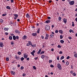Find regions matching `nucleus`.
Returning <instances> with one entry per match:
<instances>
[{
  "label": "nucleus",
  "mask_w": 77,
  "mask_h": 77,
  "mask_svg": "<svg viewBox=\"0 0 77 77\" xmlns=\"http://www.w3.org/2000/svg\"><path fill=\"white\" fill-rule=\"evenodd\" d=\"M57 66L59 70H62V68L61 66V65L60 63H57Z\"/></svg>",
  "instance_id": "1"
},
{
  "label": "nucleus",
  "mask_w": 77,
  "mask_h": 77,
  "mask_svg": "<svg viewBox=\"0 0 77 77\" xmlns=\"http://www.w3.org/2000/svg\"><path fill=\"white\" fill-rule=\"evenodd\" d=\"M50 26L48 25H46L45 26V29L46 30H48V31L50 30Z\"/></svg>",
  "instance_id": "2"
},
{
  "label": "nucleus",
  "mask_w": 77,
  "mask_h": 77,
  "mask_svg": "<svg viewBox=\"0 0 77 77\" xmlns=\"http://www.w3.org/2000/svg\"><path fill=\"white\" fill-rule=\"evenodd\" d=\"M69 4L70 5H74V1H70L69 2Z\"/></svg>",
  "instance_id": "3"
},
{
  "label": "nucleus",
  "mask_w": 77,
  "mask_h": 77,
  "mask_svg": "<svg viewBox=\"0 0 77 77\" xmlns=\"http://www.w3.org/2000/svg\"><path fill=\"white\" fill-rule=\"evenodd\" d=\"M49 37V35L48 34H46V36L45 38V39H48V37Z\"/></svg>",
  "instance_id": "4"
},
{
  "label": "nucleus",
  "mask_w": 77,
  "mask_h": 77,
  "mask_svg": "<svg viewBox=\"0 0 77 77\" xmlns=\"http://www.w3.org/2000/svg\"><path fill=\"white\" fill-rule=\"evenodd\" d=\"M35 50H33L32 51V52H31L30 53L31 54H32V55L33 56H35V54H34V53H35Z\"/></svg>",
  "instance_id": "5"
},
{
  "label": "nucleus",
  "mask_w": 77,
  "mask_h": 77,
  "mask_svg": "<svg viewBox=\"0 0 77 77\" xmlns=\"http://www.w3.org/2000/svg\"><path fill=\"white\" fill-rule=\"evenodd\" d=\"M0 47H4V45L3 43L2 42H0Z\"/></svg>",
  "instance_id": "6"
},
{
  "label": "nucleus",
  "mask_w": 77,
  "mask_h": 77,
  "mask_svg": "<svg viewBox=\"0 0 77 77\" xmlns=\"http://www.w3.org/2000/svg\"><path fill=\"white\" fill-rule=\"evenodd\" d=\"M32 35L33 36H35L37 35V33L36 32L35 33H33L32 34Z\"/></svg>",
  "instance_id": "7"
},
{
  "label": "nucleus",
  "mask_w": 77,
  "mask_h": 77,
  "mask_svg": "<svg viewBox=\"0 0 77 77\" xmlns=\"http://www.w3.org/2000/svg\"><path fill=\"white\" fill-rule=\"evenodd\" d=\"M22 38L23 39L25 40V39H26L27 38V36L26 35H24L23 37Z\"/></svg>",
  "instance_id": "8"
},
{
  "label": "nucleus",
  "mask_w": 77,
  "mask_h": 77,
  "mask_svg": "<svg viewBox=\"0 0 77 77\" xmlns=\"http://www.w3.org/2000/svg\"><path fill=\"white\" fill-rule=\"evenodd\" d=\"M15 32L16 33H18V34H20V32L18 30H15Z\"/></svg>",
  "instance_id": "9"
},
{
  "label": "nucleus",
  "mask_w": 77,
  "mask_h": 77,
  "mask_svg": "<svg viewBox=\"0 0 77 77\" xmlns=\"http://www.w3.org/2000/svg\"><path fill=\"white\" fill-rule=\"evenodd\" d=\"M15 58H16V60H20V57L17 56V55L15 56Z\"/></svg>",
  "instance_id": "10"
},
{
  "label": "nucleus",
  "mask_w": 77,
  "mask_h": 77,
  "mask_svg": "<svg viewBox=\"0 0 77 77\" xmlns=\"http://www.w3.org/2000/svg\"><path fill=\"white\" fill-rule=\"evenodd\" d=\"M63 21L64 22L65 24H66V22H67V20H66V19H64L63 20Z\"/></svg>",
  "instance_id": "11"
},
{
  "label": "nucleus",
  "mask_w": 77,
  "mask_h": 77,
  "mask_svg": "<svg viewBox=\"0 0 77 77\" xmlns=\"http://www.w3.org/2000/svg\"><path fill=\"white\" fill-rule=\"evenodd\" d=\"M50 22H51V20H47L45 21V23H47L48 24L50 23Z\"/></svg>",
  "instance_id": "12"
},
{
  "label": "nucleus",
  "mask_w": 77,
  "mask_h": 77,
  "mask_svg": "<svg viewBox=\"0 0 77 77\" xmlns=\"http://www.w3.org/2000/svg\"><path fill=\"white\" fill-rule=\"evenodd\" d=\"M11 72L12 75H15V72L13 71H11Z\"/></svg>",
  "instance_id": "13"
},
{
  "label": "nucleus",
  "mask_w": 77,
  "mask_h": 77,
  "mask_svg": "<svg viewBox=\"0 0 77 77\" xmlns=\"http://www.w3.org/2000/svg\"><path fill=\"white\" fill-rule=\"evenodd\" d=\"M26 17L27 18H30V16L29 15V14H26Z\"/></svg>",
  "instance_id": "14"
},
{
  "label": "nucleus",
  "mask_w": 77,
  "mask_h": 77,
  "mask_svg": "<svg viewBox=\"0 0 77 77\" xmlns=\"http://www.w3.org/2000/svg\"><path fill=\"white\" fill-rule=\"evenodd\" d=\"M59 32L61 34H62L63 33V31L62 30H59Z\"/></svg>",
  "instance_id": "15"
},
{
  "label": "nucleus",
  "mask_w": 77,
  "mask_h": 77,
  "mask_svg": "<svg viewBox=\"0 0 77 77\" xmlns=\"http://www.w3.org/2000/svg\"><path fill=\"white\" fill-rule=\"evenodd\" d=\"M13 15H14V16L15 17H16V18H18V15L16 14H14Z\"/></svg>",
  "instance_id": "16"
},
{
  "label": "nucleus",
  "mask_w": 77,
  "mask_h": 77,
  "mask_svg": "<svg viewBox=\"0 0 77 77\" xmlns=\"http://www.w3.org/2000/svg\"><path fill=\"white\" fill-rule=\"evenodd\" d=\"M41 57L42 59H44L45 58V55H42Z\"/></svg>",
  "instance_id": "17"
},
{
  "label": "nucleus",
  "mask_w": 77,
  "mask_h": 77,
  "mask_svg": "<svg viewBox=\"0 0 77 77\" xmlns=\"http://www.w3.org/2000/svg\"><path fill=\"white\" fill-rule=\"evenodd\" d=\"M28 56V55H26V54H24V56H23L24 57V58H27V57Z\"/></svg>",
  "instance_id": "18"
},
{
  "label": "nucleus",
  "mask_w": 77,
  "mask_h": 77,
  "mask_svg": "<svg viewBox=\"0 0 77 77\" xmlns=\"http://www.w3.org/2000/svg\"><path fill=\"white\" fill-rule=\"evenodd\" d=\"M40 32V28H38L37 30V33H39Z\"/></svg>",
  "instance_id": "19"
},
{
  "label": "nucleus",
  "mask_w": 77,
  "mask_h": 77,
  "mask_svg": "<svg viewBox=\"0 0 77 77\" xmlns=\"http://www.w3.org/2000/svg\"><path fill=\"white\" fill-rule=\"evenodd\" d=\"M41 49H40L39 51L37 52V54H40V53H41Z\"/></svg>",
  "instance_id": "20"
},
{
  "label": "nucleus",
  "mask_w": 77,
  "mask_h": 77,
  "mask_svg": "<svg viewBox=\"0 0 77 77\" xmlns=\"http://www.w3.org/2000/svg\"><path fill=\"white\" fill-rule=\"evenodd\" d=\"M13 38L14 40H15V39H16V37H15V35H14L13 36Z\"/></svg>",
  "instance_id": "21"
},
{
  "label": "nucleus",
  "mask_w": 77,
  "mask_h": 77,
  "mask_svg": "<svg viewBox=\"0 0 77 77\" xmlns=\"http://www.w3.org/2000/svg\"><path fill=\"white\" fill-rule=\"evenodd\" d=\"M60 42L61 43V44H63V42H64V41L63 40H60Z\"/></svg>",
  "instance_id": "22"
},
{
  "label": "nucleus",
  "mask_w": 77,
  "mask_h": 77,
  "mask_svg": "<svg viewBox=\"0 0 77 77\" xmlns=\"http://www.w3.org/2000/svg\"><path fill=\"white\" fill-rule=\"evenodd\" d=\"M4 30H5V31H8V28L5 27Z\"/></svg>",
  "instance_id": "23"
},
{
  "label": "nucleus",
  "mask_w": 77,
  "mask_h": 77,
  "mask_svg": "<svg viewBox=\"0 0 77 77\" xmlns=\"http://www.w3.org/2000/svg\"><path fill=\"white\" fill-rule=\"evenodd\" d=\"M6 8L7 9H11V7H10L9 6H7L6 7Z\"/></svg>",
  "instance_id": "24"
},
{
  "label": "nucleus",
  "mask_w": 77,
  "mask_h": 77,
  "mask_svg": "<svg viewBox=\"0 0 77 77\" xmlns=\"http://www.w3.org/2000/svg\"><path fill=\"white\" fill-rule=\"evenodd\" d=\"M57 47L58 48H62V46L59 45L57 46Z\"/></svg>",
  "instance_id": "25"
},
{
  "label": "nucleus",
  "mask_w": 77,
  "mask_h": 77,
  "mask_svg": "<svg viewBox=\"0 0 77 77\" xmlns=\"http://www.w3.org/2000/svg\"><path fill=\"white\" fill-rule=\"evenodd\" d=\"M36 46V44H34L33 45H32V46L33 48H35V47Z\"/></svg>",
  "instance_id": "26"
},
{
  "label": "nucleus",
  "mask_w": 77,
  "mask_h": 77,
  "mask_svg": "<svg viewBox=\"0 0 77 77\" xmlns=\"http://www.w3.org/2000/svg\"><path fill=\"white\" fill-rule=\"evenodd\" d=\"M54 36V35H53L51 34L50 36V37L51 38H53Z\"/></svg>",
  "instance_id": "27"
},
{
  "label": "nucleus",
  "mask_w": 77,
  "mask_h": 77,
  "mask_svg": "<svg viewBox=\"0 0 77 77\" xmlns=\"http://www.w3.org/2000/svg\"><path fill=\"white\" fill-rule=\"evenodd\" d=\"M64 56H62L60 58V60H62V59H63L64 58Z\"/></svg>",
  "instance_id": "28"
},
{
  "label": "nucleus",
  "mask_w": 77,
  "mask_h": 77,
  "mask_svg": "<svg viewBox=\"0 0 77 77\" xmlns=\"http://www.w3.org/2000/svg\"><path fill=\"white\" fill-rule=\"evenodd\" d=\"M72 27H74V26H75V25H74V22H72Z\"/></svg>",
  "instance_id": "29"
},
{
  "label": "nucleus",
  "mask_w": 77,
  "mask_h": 77,
  "mask_svg": "<svg viewBox=\"0 0 77 77\" xmlns=\"http://www.w3.org/2000/svg\"><path fill=\"white\" fill-rule=\"evenodd\" d=\"M24 57H22L20 58V60H21V61H23V60H24Z\"/></svg>",
  "instance_id": "30"
},
{
  "label": "nucleus",
  "mask_w": 77,
  "mask_h": 77,
  "mask_svg": "<svg viewBox=\"0 0 77 77\" xmlns=\"http://www.w3.org/2000/svg\"><path fill=\"white\" fill-rule=\"evenodd\" d=\"M0 23H3V20L2 19H0Z\"/></svg>",
  "instance_id": "31"
},
{
  "label": "nucleus",
  "mask_w": 77,
  "mask_h": 77,
  "mask_svg": "<svg viewBox=\"0 0 77 77\" xmlns=\"http://www.w3.org/2000/svg\"><path fill=\"white\" fill-rule=\"evenodd\" d=\"M17 54L19 55H21V53L20 52H17Z\"/></svg>",
  "instance_id": "32"
},
{
  "label": "nucleus",
  "mask_w": 77,
  "mask_h": 77,
  "mask_svg": "<svg viewBox=\"0 0 77 77\" xmlns=\"http://www.w3.org/2000/svg\"><path fill=\"white\" fill-rule=\"evenodd\" d=\"M52 62H53V60H49V63H51Z\"/></svg>",
  "instance_id": "33"
},
{
  "label": "nucleus",
  "mask_w": 77,
  "mask_h": 77,
  "mask_svg": "<svg viewBox=\"0 0 77 77\" xmlns=\"http://www.w3.org/2000/svg\"><path fill=\"white\" fill-rule=\"evenodd\" d=\"M9 39L10 40H12V36H10L9 37Z\"/></svg>",
  "instance_id": "34"
},
{
  "label": "nucleus",
  "mask_w": 77,
  "mask_h": 77,
  "mask_svg": "<svg viewBox=\"0 0 77 77\" xmlns=\"http://www.w3.org/2000/svg\"><path fill=\"white\" fill-rule=\"evenodd\" d=\"M61 19H62V18L61 17H59L58 19L59 21H60L61 20Z\"/></svg>",
  "instance_id": "35"
},
{
  "label": "nucleus",
  "mask_w": 77,
  "mask_h": 77,
  "mask_svg": "<svg viewBox=\"0 0 77 77\" xmlns=\"http://www.w3.org/2000/svg\"><path fill=\"white\" fill-rule=\"evenodd\" d=\"M11 45H14V42L12 41L11 42Z\"/></svg>",
  "instance_id": "36"
},
{
  "label": "nucleus",
  "mask_w": 77,
  "mask_h": 77,
  "mask_svg": "<svg viewBox=\"0 0 77 77\" xmlns=\"http://www.w3.org/2000/svg\"><path fill=\"white\" fill-rule=\"evenodd\" d=\"M69 62H66V65L68 66V65H69Z\"/></svg>",
  "instance_id": "37"
},
{
  "label": "nucleus",
  "mask_w": 77,
  "mask_h": 77,
  "mask_svg": "<svg viewBox=\"0 0 77 77\" xmlns=\"http://www.w3.org/2000/svg\"><path fill=\"white\" fill-rule=\"evenodd\" d=\"M5 60H6V61H9V58H6L5 59Z\"/></svg>",
  "instance_id": "38"
},
{
  "label": "nucleus",
  "mask_w": 77,
  "mask_h": 77,
  "mask_svg": "<svg viewBox=\"0 0 77 77\" xmlns=\"http://www.w3.org/2000/svg\"><path fill=\"white\" fill-rule=\"evenodd\" d=\"M33 68L34 69H36V66H33Z\"/></svg>",
  "instance_id": "39"
},
{
  "label": "nucleus",
  "mask_w": 77,
  "mask_h": 77,
  "mask_svg": "<svg viewBox=\"0 0 77 77\" xmlns=\"http://www.w3.org/2000/svg\"><path fill=\"white\" fill-rule=\"evenodd\" d=\"M24 69V67L23 66H22L20 68V69H21V70H23Z\"/></svg>",
  "instance_id": "40"
},
{
  "label": "nucleus",
  "mask_w": 77,
  "mask_h": 77,
  "mask_svg": "<svg viewBox=\"0 0 77 77\" xmlns=\"http://www.w3.org/2000/svg\"><path fill=\"white\" fill-rule=\"evenodd\" d=\"M50 66L51 68H54V66L52 64L50 65Z\"/></svg>",
  "instance_id": "41"
},
{
  "label": "nucleus",
  "mask_w": 77,
  "mask_h": 77,
  "mask_svg": "<svg viewBox=\"0 0 77 77\" xmlns=\"http://www.w3.org/2000/svg\"><path fill=\"white\" fill-rule=\"evenodd\" d=\"M7 14H2V16H3V17H5V16H6V15Z\"/></svg>",
  "instance_id": "42"
},
{
  "label": "nucleus",
  "mask_w": 77,
  "mask_h": 77,
  "mask_svg": "<svg viewBox=\"0 0 77 77\" xmlns=\"http://www.w3.org/2000/svg\"><path fill=\"white\" fill-rule=\"evenodd\" d=\"M16 39H19V37L18 36H17L16 37Z\"/></svg>",
  "instance_id": "43"
},
{
  "label": "nucleus",
  "mask_w": 77,
  "mask_h": 77,
  "mask_svg": "<svg viewBox=\"0 0 77 77\" xmlns=\"http://www.w3.org/2000/svg\"><path fill=\"white\" fill-rule=\"evenodd\" d=\"M60 39H62V38H63V36H62V35H60Z\"/></svg>",
  "instance_id": "44"
},
{
  "label": "nucleus",
  "mask_w": 77,
  "mask_h": 77,
  "mask_svg": "<svg viewBox=\"0 0 77 77\" xmlns=\"http://www.w3.org/2000/svg\"><path fill=\"white\" fill-rule=\"evenodd\" d=\"M58 32H59V31H58V30H55V33H58Z\"/></svg>",
  "instance_id": "45"
},
{
  "label": "nucleus",
  "mask_w": 77,
  "mask_h": 77,
  "mask_svg": "<svg viewBox=\"0 0 77 77\" xmlns=\"http://www.w3.org/2000/svg\"><path fill=\"white\" fill-rule=\"evenodd\" d=\"M74 56L75 57H77V54H74Z\"/></svg>",
  "instance_id": "46"
},
{
  "label": "nucleus",
  "mask_w": 77,
  "mask_h": 77,
  "mask_svg": "<svg viewBox=\"0 0 77 77\" xmlns=\"http://www.w3.org/2000/svg\"><path fill=\"white\" fill-rule=\"evenodd\" d=\"M74 76H76V74L75 73H73L72 74Z\"/></svg>",
  "instance_id": "47"
},
{
  "label": "nucleus",
  "mask_w": 77,
  "mask_h": 77,
  "mask_svg": "<svg viewBox=\"0 0 77 77\" xmlns=\"http://www.w3.org/2000/svg\"><path fill=\"white\" fill-rule=\"evenodd\" d=\"M26 74L23 73V74L22 75H23V77H24V76H26Z\"/></svg>",
  "instance_id": "48"
},
{
  "label": "nucleus",
  "mask_w": 77,
  "mask_h": 77,
  "mask_svg": "<svg viewBox=\"0 0 77 77\" xmlns=\"http://www.w3.org/2000/svg\"><path fill=\"white\" fill-rule=\"evenodd\" d=\"M43 53H44V51H42L40 53V54H43Z\"/></svg>",
  "instance_id": "49"
},
{
  "label": "nucleus",
  "mask_w": 77,
  "mask_h": 77,
  "mask_svg": "<svg viewBox=\"0 0 77 77\" xmlns=\"http://www.w3.org/2000/svg\"><path fill=\"white\" fill-rule=\"evenodd\" d=\"M38 59V57H35L34 58V59L35 60H37V59Z\"/></svg>",
  "instance_id": "50"
},
{
  "label": "nucleus",
  "mask_w": 77,
  "mask_h": 77,
  "mask_svg": "<svg viewBox=\"0 0 77 77\" xmlns=\"http://www.w3.org/2000/svg\"><path fill=\"white\" fill-rule=\"evenodd\" d=\"M41 37L42 39H44V37L43 35H41Z\"/></svg>",
  "instance_id": "51"
},
{
  "label": "nucleus",
  "mask_w": 77,
  "mask_h": 77,
  "mask_svg": "<svg viewBox=\"0 0 77 77\" xmlns=\"http://www.w3.org/2000/svg\"><path fill=\"white\" fill-rule=\"evenodd\" d=\"M68 38H69V39H72V37H68Z\"/></svg>",
  "instance_id": "52"
},
{
  "label": "nucleus",
  "mask_w": 77,
  "mask_h": 77,
  "mask_svg": "<svg viewBox=\"0 0 77 77\" xmlns=\"http://www.w3.org/2000/svg\"><path fill=\"white\" fill-rule=\"evenodd\" d=\"M57 60H59V57H57Z\"/></svg>",
  "instance_id": "53"
},
{
  "label": "nucleus",
  "mask_w": 77,
  "mask_h": 77,
  "mask_svg": "<svg viewBox=\"0 0 77 77\" xmlns=\"http://www.w3.org/2000/svg\"><path fill=\"white\" fill-rule=\"evenodd\" d=\"M69 56H68L67 57L66 59H69Z\"/></svg>",
  "instance_id": "54"
},
{
  "label": "nucleus",
  "mask_w": 77,
  "mask_h": 77,
  "mask_svg": "<svg viewBox=\"0 0 77 77\" xmlns=\"http://www.w3.org/2000/svg\"><path fill=\"white\" fill-rule=\"evenodd\" d=\"M72 29H70L69 30V32H70V33H71V32H72Z\"/></svg>",
  "instance_id": "55"
},
{
  "label": "nucleus",
  "mask_w": 77,
  "mask_h": 77,
  "mask_svg": "<svg viewBox=\"0 0 77 77\" xmlns=\"http://www.w3.org/2000/svg\"><path fill=\"white\" fill-rule=\"evenodd\" d=\"M39 24L40 25H42V22H39Z\"/></svg>",
  "instance_id": "56"
},
{
  "label": "nucleus",
  "mask_w": 77,
  "mask_h": 77,
  "mask_svg": "<svg viewBox=\"0 0 77 77\" xmlns=\"http://www.w3.org/2000/svg\"><path fill=\"white\" fill-rule=\"evenodd\" d=\"M59 53L60 54H62L63 53L61 51H60V52H59Z\"/></svg>",
  "instance_id": "57"
},
{
  "label": "nucleus",
  "mask_w": 77,
  "mask_h": 77,
  "mask_svg": "<svg viewBox=\"0 0 77 77\" xmlns=\"http://www.w3.org/2000/svg\"><path fill=\"white\" fill-rule=\"evenodd\" d=\"M51 51H54V49L53 48H52L51 49Z\"/></svg>",
  "instance_id": "58"
},
{
  "label": "nucleus",
  "mask_w": 77,
  "mask_h": 77,
  "mask_svg": "<svg viewBox=\"0 0 77 77\" xmlns=\"http://www.w3.org/2000/svg\"><path fill=\"white\" fill-rule=\"evenodd\" d=\"M8 32H5V35H8Z\"/></svg>",
  "instance_id": "59"
},
{
  "label": "nucleus",
  "mask_w": 77,
  "mask_h": 77,
  "mask_svg": "<svg viewBox=\"0 0 77 77\" xmlns=\"http://www.w3.org/2000/svg\"><path fill=\"white\" fill-rule=\"evenodd\" d=\"M26 45L27 46H30V44H29V43H27Z\"/></svg>",
  "instance_id": "60"
},
{
  "label": "nucleus",
  "mask_w": 77,
  "mask_h": 77,
  "mask_svg": "<svg viewBox=\"0 0 77 77\" xmlns=\"http://www.w3.org/2000/svg\"><path fill=\"white\" fill-rule=\"evenodd\" d=\"M71 68H72V69H73V66L72 65H71Z\"/></svg>",
  "instance_id": "61"
},
{
  "label": "nucleus",
  "mask_w": 77,
  "mask_h": 77,
  "mask_svg": "<svg viewBox=\"0 0 77 77\" xmlns=\"http://www.w3.org/2000/svg\"><path fill=\"white\" fill-rule=\"evenodd\" d=\"M51 45H52V46H54V43L52 44Z\"/></svg>",
  "instance_id": "62"
},
{
  "label": "nucleus",
  "mask_w": 77,
  "mask_h": 77,
  "mask_svg": "<svg viewBox=\"0 0 77 77\" xmlns=\"http://www.w3.org/2000/svg\"><path fill=\"white\" fill-rule=\"evenodd\" d=\"M29 59H30L29 57H28L26 59L27 60H29Z\"/></svg>",
  "instance_id": "63"
},
{
  "label": "nucleus",
  "mask_w": 77,
  "mask_h": 77,
  "mask_svg": "<svg viewBox=\"0 0 77 77\" xmlns=\"http://www.w3.org/2000/svg\"><path fill=\"white\" fill-rule=\"evenodd\" d=\"M75 21H76V22H77V17H76L75 19Z\"/></svg>",
  "instance_id": "64"
}]
</instances>
